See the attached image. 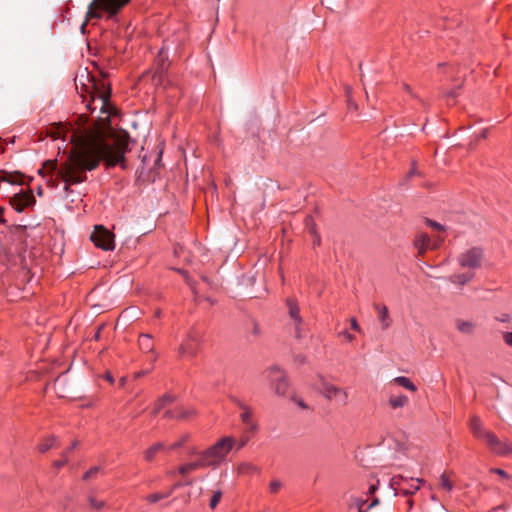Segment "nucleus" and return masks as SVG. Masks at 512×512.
I'll return each instance as SVG.
<instances>
[{
	"instance_id": "obj_1",
	"label": "nucleus",
	"mask_w": 512,
	"mask_h": 512,
	"mask_svg": "<svg viewBox=\"0 0 512 512\" xmlns=\"http://www.w3.org/2000/svg\"><path fill=\"white\" fill-rule=\"evenodd\" d=\"M103 133V129L99 128L84 135L74 133L71 137L73 146L66 160L60 166L56 160L45 161L39 174L46 178V183L51 187H57L61 179L65 183V191H68L71 185L86 181V172L96 169L102 160L108 168L123 163L129 135L116 136L113 146L105 141Z\"/></svg>"
},
{
	"instance_id": "obj_2",
	"label": "nucleus",
	"mask_w": 512,
	"mask_h": 512,
	"mask_svg": "<svg viewBox=\"0 0 512 512\" xmlns=\"http://www.w3.org/2000/svg\"><path fill=\"white\" fill-rule=\"evenodd\" d=\"M75 86L78 94L85 103V107L93 113L97 106L94 105L96 101L99 102L100 115L97 117L93 127L84 128L80 132H75L78 135H84L88 131L96 129H103L105 134V141L110 142L115 146V138L120 134H128L125 131H116L110 126L109 117L112 113L113 107L110 105V87L109 84L102 80L96 79L87 68L79 69L75 77Z\"/></svg>"
},
{
	"instance_id": "obj_3",
	"label": "nucleus",
	"mask_w": 512,
	"mask_h": 512,
	"mask_svg": "<svg viewBox=\"0 0 512 512\" xmlns=\"http://www.w3.org/2000/svg\"><path fill=\"white\" fill-rule=\"evenodd\" d=\"M469 425L473 435L478 439L485 440L492 452L499 455H509L512 453V446L501 442L491 431L485 430L479 417L473 416Z\"/></svg>"
},
{
	"instance_id": "obj_4",
	"label": "nucleus",
	"mask_w": 512,
	"mask_h": 512,
	"mask_svg": "<svg viewBox=\"0 0 512 512\" xmlns=\"http://www.w3.org/2000/svg\"><path fill=\"white\" fill-rule=\"evenodd\" d=\"M130 0H92L88 5L86 13V21L81 25L82 32L85 31L86 22L93 18H100L101 13L98 9L107 11L111 16L116 15L118 11L125 6Z\"/></svg>"
},
{
	"instance_id": "obj_5",
	"label": "nucleus",
	"mask_w": 512,
	"mask_h": 512,
	"mask_svg": "<svg viewBox=\"0 0 512 512\" xmlns=\"http://www.w3.org/2000/svg\"><path fill=\"white\" fill-rule=\"evenodd\" d=\"M234 445V439L231 437H224L215 443L213 446L201 453L207 466H215L220 464L230 452Z\"/></svg>"
},
{
	"instance_id": "obj_6",
	"label": "nucleus",
	"mask_w": 512,
	"mask_h": 512,
	"mask_svg": "<svg viewBox=\"0 0 512 512\" xmlns=\"http://www.w3.org/2000/svg\"><path fill=\"white\" fill-rule=\"evenodd\" d=\"M263 376L269 383L270 388L278 396H284L288 390V378L283 369L277 365H272L266 368Z\"/></svg>"
},
{
	"instance_id": "obj_7",
	"label": "nucleus",
	"mask_w": 512,
	"mask_h": 512,
	"mask_svg": "<svg viewBox=\"0 0 512 512\" xmlns=\"http://www.w3.org/2000/svg\"><path fill=\"white\" fill-rule=\"evenodd\" d=\"M316 389L328 401L335 400L342 406H346L348 403V392L323 378L316 385Z\"/></svg>"
},
{
	"instance_id": "obj_8",
	"label": "nucleus",
	"mask_w": 512,
	"mask_h": 512,
	"mask_svg": "<svg viewBox=\"0 0 512 512\" xmlns=\"http://www.w3.org/2000/svg\"><path fill=\"white\" fill-rule=\"evenodd\" d=\"M91 241L103 250H114V234L102 225H96L90 236Z\"/></svg>"
},
{
	"instance_id": "obj_9",
	"label": "nucleus",
	"mask_w": 512,
	"mask_h": 512,
	"mask_svg": "<svg viewBox=\"0 0 512 512\" xmlns=\"http://www.w3.org/2000/svg\"><path fill=\"white\" fill-rule=\"evenodd\" d=\"M483 260V251L480 248H470L458 256V263L462 268L473 271L481 267Z\"/></svg>"
},
{
	"instance_id": "obj_10",
	"label": "nucleus",
	"mask_w": 512,
	"mask_h": 512,
	"mask_svg": "<svg viewBox=\"0 0 512 512\" xmlns=\"http://www.w3.org/2000/svg\"><path fill=\"white\" fill-rule=\"evenodd\" d=\"M36 202L31 191L21 190L10 199V204L17 212H22L26 207L34 205Z\"/></svg>"
},
{
	"instance_id": "obj_11",
	"label": "nucleus",
	"mask_w": 512,
	"mask_h": 512,
	"mask_svg": "<svg viewBox=\"0 0 512 512\" xmlns=\"http://www.w3.org/2000/svg\"><path fill=\"white\" fill-rule=\"evenodd\" d=\"M442 239L437 238L432 241L431 238L425 233H419L414 240V247L418 251V255L422 256L429 249H436L439 247Z\"/></svg>"
},
{
	"instance_id": "obj_12",
	"label": "nucleus",
	"mask_w": 512,
	"mask_h": 512,
	"mask_svg": "<svg viewBox=\"0 0 512 512\" xmlns=\"http://www.w3.org/2000/svg\"><path fill=\"white\" fill-rule=\"evenodd\" d=\"M198 350V341L194 336H189V338L181 344L179 348V353L182 356L193 357L196 355Z\"/></svg>"
},
{
	"instance_id": "obj_13",
	"label": "nucleus",
	"mask_w": 512,
	"mask_h": 512,
	"mask_svg": "<svg viewBox=\"0 0 512 512\" xmlns=\"http://www.w3.org/2000/svg\"><path fill=\"white\" fill-rule=\"evenodd\" d=\"M23 175L19 172H7L0 170V182L5 181L10 184H23ZM2 208H0V222L2 221Z\"/></svg>"
},
{
	"instance_id": "obj_14",
	"label": "nucleus",
	"mask_w": 512,
	"mask_h": 512,
	"mask_svg": "<svg viewBox=\"0 0 512 512\" xmlns=\"http://www.w3.org/2000/svg\"><path fill=\"white\" fill-rule=\"evenodd\" d=\"M239 406L243 410L240 414L241 421L247 426L248 431L255 432L258 427L252 419L251 410L244 404H239Z\"/></svg>"
},
{
	"instance_id": "obj_15",
	"label": "nucleus",
	"mask_w": 512,
	"mask_h": 512,
	"mask_svg": "<svg viewBox=\"0 0 512 512\" xmlns=\"http://www.w3.org/2000/svg\"><path fill=\"white\" fill-rule=\"evenodd\" d=\"M205 467H208V466H207L205 460L203 459L202 455L200 454V457L198 460L182 465L179 468V473L182 475H186V474L193 472L197 469L205 468Z\"/></svg>"
},
{
	"instance_id": "obj_16",
	"label": "nucleus",
	"mask_w": 512,
	"mask_h": 512,
	"mask_svg": "<svg viewBox=\"0 0 512 512\" xmlns=\"http://www.w3.org/2000/svg\"><path fill=\"white\" fill-rule=\"evenodd\" d=\"M456 329L464 335H472L475 332L476 324L473 321L456 319Z\"/></svg>"
},
{
	"instance_id": "obj_17",
	"label": "nucleus",
	"mask_w": 512,
	"mask_h": 512,
	"mask_svg": "<svg viewBox=\"0 0 512 512\" xmlns=\"http://www.w3.org/2000/svg\"><path fill=\"white\" fill-rule=\"evenodd\" d=\"M287 305L289 308V315L296 323V337L300 338L298 325L301 323V317L299 316V308L294 300L288 299Z\"/></svg>"
},
{
	"instance_id": "obj_18",
	"label": "nucleus",
	"mask_w": 512,
	"mask_h": 512,
	"mask_svg": "<svg viewBox=\"0 0 512 512\" xmlns=\"http://www.w3.org/2000/svg\"><path fill=\"white\" fill-rule=\"evenodd\" d=\"M156 63H157L156 74L159 77H161L166 72L168 65H169L167 54L163 51V49L159 51L157 58H156Z\"/></svg>"
},
{
	"instance_id": "obj_19",
	"label": "nucleus",
	"mask_w": 512,
	"mask_h": 512,
	"mask_svg": "<svg viewBox=\"0 0 512 512\" xmlns=\"http://www.w3.org/2000/svg\"><path fill=\"white\" fill-rule=\"evenodd\" d=\"M475 273L473 271H467L465 273L454 274L449 277L452 283L465 285L473 279Z\"/></svg>"
},
{
	"instance_id": "obj_20",
	"label": "nucleus",
	"mask_w": 512,
	"mask_h": 512,
	"mask_svg": "<svg viewBox=\"0 0 512 512\" xmlns=\"http://www.w3.org/2000/svg\"><path fill=\"white\" fill-rule=\"evenodd\" d=\"M176 397L172 394H165L158 399L155 403V406L152 410V414L156 415L162 408H164L167 404H171L175 402Z\"/></svg>"
},
{
	"instance_id": "obj_21",
	"label": "nucleus",
	"mask_w": 512,
	"mask_h": 512,
	"mask_svg": "<svg viewBox=\"0 0 512 512\" xmlns=\"http://www.w3.org/2000/svg\"><path fill=\"white\" fill-rule=\"evenodd\" d=\"M375 309L378 312V317L382 323V328L387 329L391 324L388 308L386 306L375 305Z\"/></svg>"
},
{
	"instance_id": "obj_22",
	"label": "nucleus",
	"mask_w": 512,
	"mask_h": 512,
	"mask_svg": "<svg viewBox=\"0 0 512 512\" xmlns=\"http://www.w3.org/2000/svg\"><path fill=\"white\" fill-rule=\"evenodd\" d=\"M408 401H409L408 397L403 394L398 395V396L391 395L389 397V405L393 409L405 407L408 404Z\"/></svg>"
},
{
	"instance_id": "obj_23",
	"label": "nucleus",
	"mask_w": 512,
	"mask_h": 512,
	"mask_svg": "<svg viewBox=\"0 0 512 512\" xmlns=\"http://www.w3.org/2000/svg\"><path fill=\"white\" fill-rule=\"evenodd\" d=\"M391 383H395L411 392L417 391V387L413 384V382L409 378L404 376L394 378Z\"/></svg>"
},
{
	"instance_id": "obj_24",
	"label": "nucleus",
	"mask_w": 512,
	"mask_h": 512,
	"mask_svg": "<svg viewBox=\"0 0 512 512\" xmlns=\"http://www.w3.org/2000/svg\"><path fill=\"white\" fill-rule=\"evenodd\" d=\"M140 349L144 352L153 351L152 337L149 334H142L139 338Z\"/></svg>"
},
{
	"instance_id": "obj_25",
	"label": "nucleus",
	"mask_w": 512,
	"mask_h": 512,
	"mask_svg": "<svg viewBox=\"0 0 512 512\" xmlns=\"http://www.w3.org/2000/svg\"><path fill=\"white\" fill-rule=\"evenodd\" d=\"M164 449V444L163 443H156L154 444L153 446H151L150 448H148L145 452H144V458L145 460L151 462L153 461L155 455L157 454V452L161 451Z\"/></svg>"
},
{
	"instance_id": "obj_26",
	"label": "nucleus",
	"mask_w": 512,
	"mask_h": 512,
	"mask_svg": "<svg viewBox=\"0 0 512 512\" xmlns=\"http://www.w3.org/2000/svg\"><path fill=\"white\" fill-rule=\"evenodd\" d=\"M189 415V412L186 411L185 409L183 408H179L175 411L173 410H167L165 413H164V416L166 418H169V419H175V418H178V419H184L186 417H188Z\"/></svg>"
},
{
	"instance_id": "obj_27",
	"label": "nucleus",
	"mask_w": 512,
	"mask_h": 512,
	"mask_svg": "<svg viewBox=\"0 0 512 512\" xmlns=\"http://www.w3.org/2000/svg\"><path fill=\"white\" fill-rule=\"evenodd\" d=\"M172 494V490H168L165 493H154L149 496H147V501L150 503H156L162 499L168 498Z\"/></svg>"
},
{
	"instance_id": "obj_28",
	"label": "nucleus",
	"mask_w": 512,
	"mask_h": 512,
	"mask_svg": "<svg viewBox=\"0 0 512 512\" xmlns=\"http://www.w3.org/2000/svg\"><path fill=\"white\" fill-rule=\"evenodd\" d=\"M88 501L91 508L94 510H100L105 506V502L103 500H98L92 495L88 497Z\"/></svg>"
},
{
	"instance_id": "obj_29",
	"label": "nucleus",
	"mask_w": 512,
	"mask_h": 512,
	"mask_svg": "<svg viewBox=\"0 0 512 512\" xmlns=\"http://www.w3.org/2000/svg\"><path fill=\"white\" fill-rule=\"evenodd\" d=\"M440 486L442 489L446 491H451L453 488V484L450 481L449 477L446 474H442L440 476Z\"/></svg>"
},
{
	"instance_id": "obj_30",
	"label": "nucleus",
	"mask_w": 512,
	"mask_h": 512,
	"mask_svg": "<svg viewBox=\"0 0 512 512\" xmlns=\"http://www.w3.org/2000/svg\"><path fill=\"white\" fill-rule=\"evenodd\" d=\"M221 497H222L221 490L213 491V494H212V497H211L210 503H209V506L211 509H214L218 505V503L221 500Z\"/></svg>"
},
{
	"instance_id": "obj_31",
	"label": "nucleus",
	"mask_w": 512,
	"mask_h": 512,
	"mask_svg": "<svg viewBox=\"0 0 512 512\" xmlns=\"http://www.w3.org/2000/svg\"><path fill=\"white\" fill-rule=\"evenodd\" d=\"M54 441H55L54 437L46 439L43 443L39 444V446H38L39 451L42 453L48 451L53 446Z\"/></svg>"
},
{
	"instance_id": "obj_32",
	"label": "nucleus",
	"mask_w": 512,
	"mask_h": 512,
	"mask_svg": "<svg viewBox=\"0 0 512 512\" xmlns=\"http://www.w3.org/2000/svg\"><path fill=\"white\" fill-rule=\"evenodd\" d=\"M306 226H307V228L309 229L310 233H311V234H313V235H315V237H316V240H315V241H316V243H317V244H319V242H320V238H319V236L316 234V231H315V224H314V222L312 221V219H311L310 217H309V218H307V220H306Z\"/></svg>"
},
{
	"instance_id": "obj_33",
	"label": "nucleus",
	"mask_w": 512,
	"mask_h": 512,
	"mask_svg": "<svg viewBox=\"0 0 512 512\" xmlns=\"http://www.w3.org/2000/svg\"><path fill=\"white\" fill-rule=\"evenodd\" d=\"M100 471V468L98 466H95V467H92L90 470H88L84 476H83V479L84 480H89L91 479L92 477H94L98 472Z\"/></svg>"
},
{
	"instance_id": "obj_34",
	"label": "nucleus",
	"mask_w": 512,
	"mask_h": 512,
	"mask_svg": "<svg viewBox=\"0 0 512 512\" xmlns=\"http://www.w3.org/2000/svg\"><path fill=\"white\" fill-rule=\"evenodd\" d=\"M269 488L272 493H277L281 488V482L278 480H274L270 483Z\"/></svg>"
},
{
	"instance_id": "obj_35",
	"label": "nucleus",
	"mask_w": 512,
	"mask_h": 512,
	"mask_svg": "<svg viewBox=\"0 0 512 512\" xmlns=\"http://www.w3.org/2000/svg\"><path fill=\"white\" fill-rule=\"evenodd\" d=\"M187 439H188V435H184L179 441L172 444L170 449L174 450V449L180 448Z\"/></svg>"
},
{
	"instance_id": "obj_36",
	"label": "nucleus",
	"mask_w": 512,
	"mask_h": 512,
	"mask_svg": "<svg viewBox=\"0 0 512 512\" xmlns=\"http://www.w3.org/2000/svg\"><path fill=\"white\" fill-rule=\"evenodd\" d=\"M427 224H428L431 228H433V229H436V230H442V231L444 230V227H443L441 224H439V223H437V222H435V221H432V220H429V219H428V220H427Z\"/></svg>"
},
{
	"instance_id": "obj_37",
	"label": "nucleus",
	"mask_w": 512,
	"mask_h": 512,
	"mask_svg": "<svg viewBox=\"0 0 512 512\" xmlns=\"http://www.w3.org/2000/svg\"><path fill=\"white\" fill-rule=\"evenodd\" d=\"M503 339L507 345L512 347V332H506L503 334Z\"/></svg>"
},
{
	"instance_id": "obj_38",
	"label": "nucleus",
	"mask_w": 512,
	"mask_h": 512,
	"mask_svg": "<svg viewBox=\"0 0 512 512\" xmlns=\"http://www.w3.org/2000/svg\"><path fill=\"white\" fill-rule=\"evenodd\" d=\"M351 327L352 329H354L355 331L361 333L362 332V329L361 327L359 326L357 320L355 318H352L351 319Z\"/></svg>"
},
{
	"instance_id": "obj_39",
	"label": "nucleus",
	"mask_w": 512,
	"mask_h": 512,
	"mask_svg": "<svg viewBox=\"0 0 512 512\" xmlns=\"http://www.w3.org/2000/svg\"><path fill=\"white\" fill-rule=\"evenodd\" d=\"M492 472L498 474L501 477L509 478V475L502 469L496 468V469H493Z\"/></svg>"
},
{
	"instance_id": "obj_40",
	"label": "nucleus",
	"mask_w": 512,
	"mask_h": 512,
	"mask_svg": "<svg viewBox=\"0 0 512 512\" xmlns=\"http://www.w3.org/2000/svg\"><path fill=\"white\" fill-rule=\"evenodd\" d=\"M67 463V459L64 457L63 460H59V461H55L53 463L54 467H56L57 469L61 468L62 466H64L65 464Z\"/></svg>"
},
{
	"instance_id": "obj_41",
	"label": "nucleus",
	"mask_w": 512,
	"mask_h": 512,
	"mask_svg": "<svg viewBox=\"0 0 512 512\" xmlns=\"http://www.w3.org/2000/svg\"><path fill=\"white\" fill-rule=\"evenodd\" d=\"M342 334H343V336H344L348 341H350V342H351V341H353V340H354V338H355V337H354V335L350 334V333H349V332H347V331H344Z\"/></svg>"
},
{
	"instance_id": "obj_42",
	"label": "nucleus",
	"mask_w": 512,
	"mask_h": 512,
	"mask_svg": "<svg viewBox=\"0 0 512 512\" xmlns=\"http://www.w3.org/2000/svg\"><path fill=\"white\" fill-rule=\"evenodd\" d=\"M377 488H378V487H377V484H373V485H371V486L369 487L368 493H369V494H374V493L376 492Z\"/></svg>"
},
{
	"instance_id": "obj_43",
	"label": "nucleus",
	"mask_w": 512,
	"mask_h": 512,
	"mask_svg": "<svg viewBox=\"0 0 512 512\" xmlns=\"http://www.w3.org/2000/svg\"><path fill=\"white\" fill-rule=\"evenodd\" d=\"M399 479H401V476L393 477L391 479V485H399Z\"/></svg>"
},
{
	"instance_id": "obj_44",
	"label": "nucleus",
	"mask_w": 512,
	"mask_h": 512,
	"mask_svg": "<svg viewBox=\"0 0 512 512\" xmlns=\"http://www.w3.org/2000/svg\"><path fill=\"white\" fill-rule=\"evenodd\" d=\"M378 504H379V499L378 498H374L372 503L368 506V508H372V507H374V506H376Z\"/></svg>"
},
{
	"instance_id": "obj_45",
	"label": "nucleus",
	"mask_w": 512,
	"mask_h": 512,
	"mask_svg": "<svg viewBox=\"0 0 512 512\" xmlns=\"http://www.w3.org/2000/svg\"><path fill=\"white\" fill-rule=\"evenodd\" d=\"M365 504V501H362V500H359L358 501V507H359V511L358 512H365L362 510V506Z\"/></svg>"
},
{
	"instance_id": "obj_46",
	"label": "nucleus",
	"mask_w": 512,
	"mask_h": 512,
	"mask_svg": "<svg viewBox=\"0 0 512 512\" xmlns=\"http://www.w3.org/2000/svg\"><path fill=\"white\" fill-rule=\"evenodd\" d=\"M447 96L451 97V98H455L457 96V93L452 90V91L448 92Z\"/></svg>"
},
{
	"instance_id": "obj_47",
	"label": "nucleus",
	"mask_w": 512,
	"mask_h": 512,
	"mask_svg": "<svg viewBox=\"0 0 512 512\" xmlns=\"http://www.w3.org/2000/svg\"><path fill=\"white\" fill-rule=\"evenodd\" d=\"M77 445H78V441H73L68 450L71 451L72 449L76 448Z\"/></svg>"
},
{
	"instance_id": "obj_48",
	"label": "nucleus",
	"mask_w": 512,
	"mask_h": 512,
	"mask_svg": "<svg viewBox=\"0 0 512 512\" xmlns=\"http://www.w3.org/2000/svg\"><path fill=\"white\" fill-rule=\"evenodd\" d=\"M106 379L110 382V383H113V377L110 373H107L106 374Z\"/></svg>"
},
{
	"instance_id": "obj_49",
	"label": "nucleus",
	"mask_w": 512,
	"mask_h": 512,
	"mask_svg": "<svg viewBox=\"0 0 512 512\" xmlns=\"http://www.w3.org/2000/svg\"><path fill=\"white\" fill-rule=\"evenodd\" d=\"M79 119H80L81 121H83L84 123H86V122L88 121V119H87V117H86L85 115H80V116H79Z\"/></svg>"
},
{
	"instance_id": "obj_50",
	"label": "nucleus",
	"mask_w": 512,
	"mask_h": 512,
	"mask_svg": "<svg viewBox=\"0 0 512 512\" xmlns=\"http://www.w3.org/2000/svg\"><path fill=\"white\" fill-rule=\"evenodd\" d=\"M486 137H487V130H483L481 133V138H486Z\"/></svg>"
},
{
	"instance_id": "obj_51",
	"label": "nucleus",
	"mask_w": 512,
	"mask_h": 512,
	"mask_svg": "<svg viewBox=\"0 0 512 512\" xmlns=\"http://www.w3.org/2000/svg\"><path fill=\"white\" fill-rule=\"evenodd\" d=\"M298 404L302 408H307L306 404L303 401H299Z\"/></svg>"
},
{
	"instance_id": "obj_52",
	"label": "nucleus",
	"mask_w": 512,
	"mask_h": 512,
	"mask_svg": "<svg viewBox=\"0 0 512 512\" xmlns=\"http://www.w3.org/2000/svg\"><path fill=\"white\" fill-rule=\"evenodd\" d=\"M180 486L179 483H176L170 490H172V492L174 491V489L178 488Z\"/></svg>"
},
{
	"instance_id": "obj_53",
	"label": "nucleus",
	"mask_w": 512,
	"mask_h": 512,
	"mask_svg": "<svg viewBox=\"0 0 512 512\" xmlns=\"http://www.w3.org/2000/svg\"><path fill=\"white\" fill-rule=\"evenodd\" d=\"M246 442H247L246 439L242 440L241 443H240V447H243L246 444Z\"/></svg>"
},
{
	"instance_id": "obj_54",
	"label": "nucleus",
	"mask_w": 512,
	"mask_h": 512,
	"mask_svg": "<svg viewBox=\"0 0 512 512\" xmlns=\"http://www.w3.org/2000/svg\"><path fill=\"white\" fill-rule=\"evenodd\" d=\"M37 193H38V195H39V196H41V195H42V193H43V192H42V189H41V187H39V188H38V191H37Z\"/></svg>"
},
{
	"instance_id": "obj_55",
	"label": "nucleus",
	"mask_w": 512,
	"mask_h": 512,
	"mask_svg": "<svg viewBox=\"0 0 512 512\" xmlns=\"http://www.w3.org/2000/svg\"><path fill=\"white\" fill-rule=\"evenodd\" d=\"M144 374H145V372H139V373L136 374V377H140V376H142Z\"/></svg>"
},
{
	"instance_id": "obj_56",
	"label": "nucleus",
	"mask_w": 512,
	"mask_h": 512,
	"mask_svg": "<svg viewBox=\"0 0 512 512\" xmlns=\"http://www.w3.org/2000/svg\"><path fill=\"white\" fill-rule=\"evenodd\" d=\"M412 493H414V491H412ZM404 494H405V495L411 494V491H409V490H405V491H404Z\"/></svg>"
},
{
	"instance_id": "obj_57",
	"label": "nucleus",
	"mask_w": 512,
	"mask_h": 512,
	"mask_svg": "<svg viewBox=\"0 0 512 512\" xmlns=\"http://www.w3.org/2000/svg\"><path fill=\"white\" fill-rule=\"evenodd\" d=\"M412 489H414V491L419 490V485H417V486H412Z\"/></svg>"
},
{
	"instance_id": "obj_58",
	"label": "nucleus",
	"mask_w": 512,
	"mask_h": 512,
	"mask_svg": "<svg viewBox=\"0 0 512 512\" xmlns=\"http://www.w3.org/2000/svg\"><path fill=\"white\" fill-rule=\"evenodd\" d=\"M412 489H414V491L419 490V485H417V486H412Z\"/></svg>"
},
{
	"instance_id": "obj_59",
	"label": "nucleus",
	"mask_w": 512,
	"mask_h": 512,
	"mask_svg": "<svg viewBox=\"0 0 512 512\" xmlns=\"http://www.w3.org/2000/svg\"><path fill=\"white\" fill-rule=\"evenodd\" d=\"M124 382H125V378H124V377H122V378H121V380H120V384H121V385H123V384H124Z\"/></svg>"
},
{
	"instance_id": "obj_60",
	"label": "nucleus",
	"mask_w": 512,
	"mask_h": 512,
	"mask_svg": "<svg viewBox=\"0 0 512 512\" xmlns=\"http://www.w3.org/2000/svg\"><path fill=\"white\" fill-rule=\"evenodd\" d=\"M299 361H300L301 363H303V362L305 361V358H304V357H299Z\"/></svg>"
},
{
	"instance_id": "obj_61",
	"label": "nucleus",
	"mask_w": 512,
	"mask_h": 512,
	"mask_svg": "<svg viewBox=\"0 0 512 512\" xmlns=\"http://www.w3.org/2000/svg\"><path fill=\"white\" fill-rule=\"evenodd\" d=\"M416 482H417V483H421V482H422V480H421V479H416Z\"/></svg>"
}]
</instances>
